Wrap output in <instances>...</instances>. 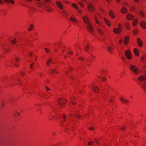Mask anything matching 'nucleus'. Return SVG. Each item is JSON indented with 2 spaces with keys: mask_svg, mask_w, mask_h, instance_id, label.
Wrapping results in <instances>:
<instances>
[{
  "mask_svg": "<svg viewBox=\"0 0 146 146\" xmlns=\"http://www.w3.org/2000/svg\"><path fill=\"white\" fill-rule=\"evenodd\" d=\"M37 6L38 7H41L42 6V3H39L37 4Z\"/></svg>",
  "mask_w": 146,
  "mask_h": 146,
  "instance_id": "nucleus-45",
  "label": "nucleus"
},
{
  "mask_svg": "<svg viewBox=\"0 0 146 146\" xmlns=\"http://www.w3.org/2000/svg\"><path fill=\"white\" fill-rule=\"evenodd\" d=\"M92 143H93V142H89L88 143V145H92Z\"/></svg>",
  "mask_w": 146,
  "mask_h": 146,
  "instance_id": "nucleus-51",
  "label": "nucleus"
},
{
  "mask_svg": "<svg viewBox=\"0 0 146 146\" xmlns=\"http://www.w3.org/2000/svg\"><path fill=\"white\" fill-rule=\"evenodd\" d=\"M94 18L95 23L98 25V26L99 27H101L102 24V22L99 21L96 15H94Z\"/></svg>",
  "mask_w": 146,
  "mask_h": 146,
  "instance_id": "nucleus-4",
  "label": "nucleus"
},
{
  "mask_svg": "<svg viewBox=\"0 0 146 146\" xmlns=\"http://www.w3.org/2000/svg\"><path fill=\"white\" fill-rule=\"evenodd\" d=\"M45 50L47 53H48V52H50L49 50L47 48H45Z\"/></svg>",
  "mask_w": 146,
  "mask_h": 146,
  "instance_id": "nucleus-46",
  "label": "nucleus"
},
{
  "mask_svg": "<svg viewBox=\"0 0 146 146\" xmlns=\"http://www.w3.org/2000/svg\"><path fill=\"white\" fill-rule=\"evenodd\" d=\"M122 42V39H120L119 40V44H121Z\"/></svg>",
  "mask_w": 146,
  "mask_h": 146,
  "instance_id": "nucleus-57",
  "label": "nucleus"
},
{
  "mask_svg": "<svg viewBox=\"0 0 146 146\" xmlns=\"http://www.w3.org/2000/svg\"><path fill=\"white\" fill-rule=\"evenodd\" d=\"M70 19L71 21L74 23H77V20L74 18L70 17Z\"/></svg>",
  "mask_w": 146,
  "mask_h": 146,
  "instance_id": "nucleus-23",
  "label": "nucleus"
},
{
  "mask_svg": "<svg viewBox=\"0 0 146 146\" xmlns=\"http://www.w3.org/2000/svg\"><path fill=\"white\" fill-rule=\"evenodd\" d=\"M10 3L12 4H14L15 3L14 1L13 0H9V1L7 3Z\"/></svg>",
  "mask_w": 146,
  "mask_h": 146,
  "instance_id": "nucleus-38",
  "label": "nucleus"
},
{
  "mask_svg": "<svg viewBox=\"0 0 146 146\" xmlns=\"http://www.w3.org/2000/svg\"><path fill=\"white\" fill-rule=\"evenodd\" d=\"M139 14L142 17H143L144 16V13L142 11H140Z\"/></svg>",
  "mask_w": 146,
  "mask_h": 146,
  "instance_id": "nucleus-41",
  "label": "nucleus"
},
{
  "mask_svg": "<svg viewBox=\"0 0 146 146\" xmlns=\"http://www.w3.org/2000/svg\"><path fill=\"white\" fill-rule=\"evenodd\" d=\"M92 90L96 94L100 92L98 87L95 86H94L92 88Z\"/></svg>",
  "mask_w": 146,
  "mask_h": 146,
  "instance_id": "nucleus-15",
  "label": "nucleus"
},
{
  "mask_svg": "<svg viewBox=\"0 0 146 146\" xmlns=\"http://www.w3.org/2000/svg\"><path fill=\"white\" fill-rule=\"evenodd\" d=\"M3 3V2L2 0H0V4H2Z\"/></svg>",
  "mask_w": 146,
  "mask_h": 146,
  "instance_id": "nucleus-62",
  "label": "nucleus"
},
{
  "mask_svg": "<svg viewBox=\"0 0 146 146\" xmlns=\"http://www.w3.org/2000/svg\"><path fill=\"white\" fill-rule=\"evenodd\" d=\"M87 9L88 11L92 13L94 12L95 10V9L93 5L90 3H88Z\"/></svg>",
  "mask_w": 146,
  "mask_h": 146,
  "instance_id": "nucleus-1",
  "label": "nucleus"
},
{
  "mask_svg": "<svg viewBox=\"0 0 146 146\" xmlns=\"http://www.w3.org/2000/svg\"><path fill=\"white\" fill-rule=\"evenodd\" d=\"M44 7L45 8H48L50 7V5L46 3H44Z\"/></svg>",
  "mask_w": 146,
  "mask_h": 146,
  "instance_id": "nucleus-29",
  "label": "nucleus"
},
{
  "mask_svg": "<svg viewBox=\"0 0 146 146\" xmlns=\"http://www.w3.org/2000/svg\"><path fill=\"white\" fill-rule=\"evenodd\" d=\"M121 12L122 13L125 14L127 12V10L125 7H123L121 10Z\"/></svg>",
  "mask_w": 146,
  "mask_h": 146,
  "instance_id": "nucleus-20",
  "label": "nucleus"
},
{
  "mask_svg": "<svg viewBox=\"0 0 146 146\" xmlns=\"http://www.w3.org/2000/svg\"><path fill=\"white\" fill-rule=\"evenodd\" d=\"M56 5L58 7L60 10H62V11L64 13L66 14L65 12L63 10L64 8V7L62 3L60 1H56Z\"/></svg>",
  "mask_w": 146,
  "mask_h": 146,
  "instance_id": "nucleus-3",
  "label": "nucleus"
},
{
  "mask_svg": "<svg viewBox=\"0 0 146 146\" xmlns=\"http://www.w3.org/2000/svg\"><path fill=\"white\" fill-rule=\"evenodd\" d=\"M142 88L145 91H146V83H145L144 86L142 87Z\"/></svg>",
  "mask_w": 146,
  "mask_h": 146,
  "instance_id": "nucleus-40",
  "label": "nucleus"
},
{
  "mask_svg": "<svg viewBox=\"0 0 146 146\" xmlns=\"http://www.w3.org/2000/svg\"><path fill=\"white\" fill-rule=\"evenodd\" d=\"M129 37L128 36H126L125 37L124 39V42L125 45H127L129 42Z\"/></svg>",
  "mask_w": 146,
  "mask_h": 146,
  "instance_id": "nucleus-18",
  "label": "nucleus"
},
{
  "mask_svg": "<svg viewBox=\"0 0 146 146\" xmlns=\"http://www.w3.org/2000/svg\"><path fill=\"white\" fill-rule=\"evenodd\" d=\"M42 72H40L39 73V76L40 77L42 76Z\"/></svg>",
  "mask_w": 146,
  "mask_h": 146,
  "instance_id": "nucleus-61",
  "label": "nucleus"
},
{
  "mask_svg": "<svg viewBox=\"0 0 146 146\" xmlns=\"http://www.w3.org/2000/svg\"><path fill=\"white\" fill-rule=\"evenodd\" d=\"M82 19L85 23L88 24L90 23V20L88 16H84L82 17Z\"/></svg>",
  "mask_w": 146,
  "mask_h": 146,
  "instance_id": "nucleus-5",
  "label": "nucleus"
},
{
  "mask_svg": "<svg viewBox=\"0 0 146 146\" xmlns=\"http://www.w3.org/2000/svg\"><path fill=\"white\" fill-rule=\"evenodd\" d=\"M125 25L127 29H130V24L128 23H125Z\"/></svg>",
  "mask_w": 146,
  "mask_h": 146,
  "instance_id": "nucleus-26",
  "label": "nucleus"
},
{
  "mask_svg": "<svg viewBox=\"0 0 146 146\" xmlns=\"http://www.w3.org/2000/svg\"><path fill=\"white\" fill-rule=\"evenodd\" d=\"M33 25L32 24H31L29 27L28 28V30L29 31H30L32 30L33 29Z\"/></svg>",
  "mask_w": 146,
  "mask_h": 146,
  "instance_id": "nucleus-32",
  "label": "nucleus"
},
{
  "mask_svg": "<svg viewBox=\"0 0 146 146\" xmlns=\"http://www.w3.org/2000/svg\"><path fill=\"white\" fill-rule=\"evenodd\" d=\"M126 126H122L121 128V129L122 130H123L125 129Z\"/></svg>",
  "mask_w": 146,
  "mask_h": 146,
  "instance_id": "nucleus-44",
  "label": "nucleus"
},
{
  "mask_svg": "<svg viewBox=\"0 0 146 146\" xmlns=\"http://www.w3.org/2000/svg\"><path fill=\"white\" fill-rule=\"evenodd\" d=\"M46 88L47 91H48L50 90V89H49L47 86H46Z\"/></svg>",
  "mask_w": 146,
  "mask_h": 146,
  "instance_id": "nucleus-58",
  "label": "nucleus"
},
{
  "mask_svg": "<svg viewBox=\"0 0 146 146\" xmlns=\"http://www.w3.org/2000/svg\"><path fill=\"white\" fill-rule=\"evenodd\" d=\"M137 40L138 46L140 47H142L143 46V42L140 38H137Z\"/></svg>",
  "mask_w": 146,
  "mask_h": 146,
  "instance_id": "nucleus-16",
  "label": "nucleus"
},
{
  "mask_svg": "<svg viewBox=\"0 0 146 146\" xmlns=\"http://www.w3.org/2000/svg\"><path fill=\"white\" fill-rule=\"evenodd\" d=\"M34 64V63L33 62L30 65V68L31 69H32L33 68V66Z\"/></svg>",
  "mask_w": 146,
  "mask_h": 146,
  "instance_id": "nucleus-35",
  "label": "nucleus"
},
{
  "mask_svg": "<svg viewBox=\"0 0 146 146\" xmlns=\"http://www.w3.org/2000/svg\"><path fill=\"white\" fill-rule=\"evenodd\" d=\"M50 72L52 74H54L55 73H57L56 69H52L51 70Z\"/></svg>",
  "mask_w": 146,
  "mask_h": 146,
  "instance_id": "nucleus-30",
  "label": "nucleus"
},
{
  "mask_svg": "<svg viewBox=\"0 0 146 146\" xmlns=\"http://www.w3.org/2000/svg\"><path fill=\"white\" fill-rule=\"evenodd\" d=\"M94 128L93 127H92L89 128V129L91 130H94Z\"/></svg>",
  "mask_w": 146,
  "mask_h": 146,
  "instance_id": "nucleus-50",
  "label": "nucleus"
},
{
  "mask_svg": "<svg viewBox=\"0 0 146 146\" xmlns=\"http://www.w3.org/2000/svg\"><path fill=\"white\" fill-rule=\"evenodd\" d=\"M17 80H18V82L19 83V84L20 85H21V81H20V80H19V78H18Z\"/></svg>",
  "mask_w": 146,
  "mask_h": 146,
  "instance_id": "nucleus-48",
  "label": "nucleus"
},
{
  "mask_svg": "<svg viewBox=\"0 0 146 146\" xmlns=\"http://www.w3.org/2000/svg\"><path fill=\"white\" fill-rule=\"evenodd\" d=\"M52 61V59L51 58H49L46 62V65L47 66H48Z\"/></svg>",
  "mask_w": 146,
  "mask_h": 146,
  "instance_id": "nucleus-24",
  "label": "nucleus"
},
{
  "mask_svg": "<svg viewBox=\"0 0 146 146\" xmlns=\"http://www.w3.org/2000/svg\"><path fill=\"white\" fill-rule=\"evenodd\" d=\"M87 28L89 31L91 33H92L93 32V28L92 24L90 23L88 24Z\"/></svg>",
  "mask_w": 146,
  "mask_h": 146,
  "instance_id": "nucleus-7",
  "label": "nucleus"
},
{
  "mask_svg": "<svg viewBox=\"0 0 146 146\" xmlns=\"http://www.w3.org/2000/svg\"><path fill=\"white\" fill-rule=\"evenodd\" d=\"M125 54L126 57L129 59H131L132 58L131 54L130 51L128 50L125 51Z\"/></svg>",
  "mask_w": 146,
  "mask_h": 146,
  "instance_id": "nucleus-10",
  "label": "nucleus"
},
{
  "mask_svg": "<svg viewBox=\"0 0 146 146\" xmlns=\"http://www.w3.org/2000/svg\"><path fill=\"white\" fill-rule=\"evenodd\" d=\"M68 53L70 55H72L73 54V52L72 51H68Z\"/></svg>",
  "mask_w": 146,
  "mask_h": 146,
  "instance_id": "nucleus-49",
  "label": "nucleus"
},
{
  "mask_svg": "<svg viewBox=\"0 0 146 146\" xmlns=\"http://www.w3.org/2000/svg\"><path fill=\"white\" fill-rule=\"evenodd\" d=\"M82 10H79V13H82Z\"/></svg>",
  "mask_w": 146,
  "mask_h": 146,
  "instance_id": "nucleus-64",
  "label": "nucleus"
},
{
  "mask_svg": "<svg viewBox=\"0 0 146 146\" xmlns=\"http://www.w3.org/2000/svg\"><path fill=\"white\" fill-rule=\"evenodd\" d=\"M76 117L77 118H81V117L80 115H76Z\"/></svg>",
  "mask_w": 146,
  "mask_h": 146,
  "instance_id": "nucleus-55",
  "label": "nucleus"
},
{
  "mask_svg": "<svg viewBox=\"0 0 146 146\" xmlns=\"http://www.w3.org/2000/svg\"><path fill=\"white\" fill-rule=\"evenodd\" d=\"M121 24L120 23H119L118 25V28H121Z\"/></svg>",
  "mask_w": 146,
  "mask_h": 146,
  "instance_id": "nucleus-60",
  "label": "nucleus"
},
{
  "mask_svg": "<svg viewBox=\"0 0 146 146\" xmlns=\"http://www.w3.org/2000/svg\"><path fill=\"white\" fill-rule=\"evenodd\" d=\"M138 32V29H135L133 31V34L134 35L137 34Z\"/></svg>",
  "mask_w": 146,
  "mask_h": 146,
  "instance_id": "nucleus-28",
  "label": "nucleus"
},
{
  "mask_svg": "<svg viewBox=\"0 0 146 146\" xmlns=\"http://www.w3.org/2000/svg\"><path fill=\"white\" fill-rule=\"evenodd\" d=\"M97 29V31L100 35H104V31L101 28H100L99 27H98Z\"/></svg>",
  "mask_w": 146,
  "mask_h": 146,
  "instance_id": "nucleus-17",
  "label": "nucleus"
},
{
  "mask_svg": "<svg viewBox=\"0 0 146 146\" xmlns=\"http://www.w3.org/2000/svg\"><path fill=\"white\" fill-rule=\"evenodd\" d=\"M76 98L74 97H72L70 98V101L71 104L74 105L76 104Z\"/></svg>",
  "mask_w": 146,
  "mask_h": 146,
  "instance_id": "nucleus-14",
  "label": "nucleus"
},
{
  "mask_svg": "<svg viewBox=\"0 0 146 146\" xmlns=\"http://www.w3.org/2000/svg\"><path fill=\"white\" fill-rule=\"evenodd\" d=\"M113 31L115 34H119L121 33V28H115L113 29Z\"/></svg>",
  "mask_w": 146,
  "mask_h": 146,
  "instance_id": "nucleus-9",
  "label": "nucleus"
},
{
  "mask_svg": "<svg viewBox=\"0 0 146 146\" xmlns=\"http://www.w3.org/2000/svg\"><path fill=\"white\" fill-rule=\"evenodd\" d=\"M69 116L73 118L76 116V115L71 113L69 114Z\"/></svg>",
  "mask_w": 146,
  "mask_h": 146,
  "instance_id": "nucleus-33",
  "label": "nucleus"
},
{
  "mask_svg": "<svg viewBox=\"0 0 146 146\" xmlns=\"http://www.w3.org/2000/svg\"><path fill=\"white\" fill-rule=\"evenodd\" d=\"M65 74L66 75H68V74H69V72H68V70H66V71H65Z\"/></svg>",
  "mask_w": 146,
  "mask_h": 146,
  "instance_id": "nucleus-53",
  "label": "nucleus"
},
{
  "mask_svg": "<svg viewBox=\"0 0 146 146\" xmlns=\"http://www.w3.org/2000/svg\"><path fill=\"white\" fill-rule=\"evenodd\" d=\"M63 116L62 118H63V119H64L63 121H65V119L66 117V115H65L64 114H63Z\"/></svg>",
  "mask_w": 146,
  "mask_h": 146,
  "instance_id": "nucleus-43",
  "label": "nucleus"
},
{
  "mask_svg": "<svg viewBox=\"0 0 146 146\" xmlns=\"http://www.w3.org/2000/svg\"><path fill=\"white\" fill-rule=\"evenodd\" d=\"M69 70L70 71H72L73 70V69L72 67H70L69 68Z\"/></svg>",
  "mask_w": 146,
  "mask_h": 146,
  "instance_id": "nucleus-54",
  "label": "nucleus"
},
{
  "mask_svg": "<svg viewBox=\"0 0 146 146\" xmlns=\"http://www.w3.org/2000/svg\"><path fill=\"white\" fill-rule=\"evenodd\" d=\"M15 61L16 62H18L19 61V59L18 58H15Z\"/></svg>",
  "mask_w": 146,
  "mask_h": 146,
  "instance_id": "nucleus-47",
  "label": "nucleus"
},
{
  "mask_svg": "<svg viewBox=\"0 0 146 146\" xmlns=\"http://www.w3.org/2000/svg\"><path fill=\"white\" fill-rule=\"evenodd\" d=\"M139 24L141 27L143 29H146V22L144 21H141L140 23Z\"/></svg>",
  "mask_w": 146,
  "mask_h": 146,
  "instance_id": "nucleus-12",
  "label": "nucleus"
},
{
  "mask_svg": "<svg viewBox=\"0 0 146 146\" xmlns=\"http://www.w3.org/2000/svg\"><path fill=\"white\" fill-rule=\"evenodd\" d=\"M95 141L96 142V143L97 144H98L99 143L98 141H97V139H95Z\"/></svg>",
  "mask_w": 146,
  "mask_h": 146,
  "instance_id": "nucleus-59",
  "label": "nucleus"
},
{
  "mask_svg": "<svg viewBox=\"0 0 146 146\" xmlns=\"http://www.w3.org/2000/svg\"><path fill=\"white\" fill-rule=\"evenodd\" d=\"M120 99L123 103H127L128 102V101L127 100H125L122 98H120Z\"/></svg>",
  "mask_w": 146,
  "mask_h": 146,
  "instance_id": "nucleus-25",
  "label": "nucleus"
},
{
  "mask_svg": "<svg viewBox=\"0 0 146 146\" xmlns=\"http://www.w3.org/2000/svg\"><path fill=\"white\" fill-rule=\"evenodd\" d=\"M130 69L134 74H137L139 73V71L138 68L136 66L134 65H131L130 67Z\"/></svg>",
  "mask_w": 146,
  "mask_h": 146,
  "instance_id": "nucleus-2",
  "label": "nucleus"
},
{
  "mask_svg": "<svg viewBox=\"0 0 146 146\" xmlns=\"http://www.w3.org/2000/svg\"><path fill=\"white\" fill-rule=\"evenodd\" d=\"M109 15L110 17L114 19L115 18V15L113 11L111 10L109 12Z\"/></svg>",
  "mask_w": 146,
  "mask_h": 146,
  "instance_id": "nucleus-19",
  "label": "nucleus"
},
{
  "mask_svg": "<svg viewBox=\"0 0 146 146\" xmlns=\"http://www.w3.org/2000/svg\"><path fill=\"white\" fill-rule=\"evenodd\" d=\"M138 79L139 81L141 82L146 81V75L145 76H140L138 77Z\"/></svg>",
  "mask_w": 146,
  "mask_h": 146,
  "instance_id": "nucleus-13",
  "label": "nucleus"
},
{
  "mask_svg": "<svg viewBox=\"0 0 146 146\" xmlns=\"http://www.w3.org/2000/svg\"><path fill=\"white\" fill-rule=\"evenodd\" d=\"M16 42V38H14L13 40L11 41V43L12 44H15Z\"/></svg>",
  "mask_w": 146,
  "mask_h": 146,
  "instance_id": "nucleus-39",
  "label": "nucleus"
},
{
  "mask_svg": "<svg viewBox=\"0 0 146 146\" xmlns=\"http://www.w3.org/2000/svg\"><path fill=\"white\" fill-rule=\"evenodd\" d=\"M25 73L24 72H22L21 73V75L22 76H24L25 75Z\"/></svg>",
  "mask_w": 146,
  "mask_h": 146,
  "instance_id": "nucleus-56",
  "label": "nucleus"
},
{
  "mask_svg": "<svg viewBox=\"0 0 146 146\" xmlns=\"http://www.w3.org/2000/svg\"><path fill=\"white\" fill-rule=\"evenodd\" d=\"M138 23V21L137 19H135L132 23V25L134 26H136Z\"/></svg>",
  "mask_w": 146,
  "mask_h": 146,
  "instance_id": "nucleus-22",
  "label": "nucleus"
},
{
  "mask_svg": "<svg viewBox=\"0 0 146 146\" xmlns=\"http://www.w3.org/2000/svg\"><path fill=\"white\" fill-rule=\"evenodd\" d=\"M51 11L52 10L50 9H48L46 10V11L49 12H51Z\"/></svg>",
  "mask_w": 146,
  "mask_h": 146,
  "instance_id": "nucleus-52",
  "label": "nucleus"
},
{
  "mask_svg": "<svg viewBox=\"0 0 146 146\" xmlns=\"http://www.w3.org/2000/svg\"><path fill=\"white\" fill-rule=\"evenodd\" d=\"M127 19L129 20H132L134 18V16L131 13H129L126 15Z\"/></svg>",
  "mask_w": 146,
  "mask_h": 146,
  "instance_id": "nucleus-8",
  "label": "nucleus"
},
{
  "mask_svg": "<svg viewBox=\"0 0 146 146\" xmlns=\"http://www.w3.org/2000/svg\"><path fill=\"white\" fill-rule=\"evenodd\" d=\"M78 4L82 7L83 8L84 7V5L81 2H78Z\"/></svg>",
  "mask_w": 146,
  "mask_h": 146,
  "instance_id": "nucleus-31",
  "label": "nucleus"
},
{
  "mask_svg": "<svg viewBox=\"0 0 146 146\" xmlns=\"http://www.w3.org/2000/svg\"><path fill=\"white\" fill-rule=\"evenodd\" d=\"M106 1L108 3H110L111 1V0H106Z\"/></svg>",
  "mask_w": 146,
  "mask_h": 146,
  "instance_id": "nucleus-63",
  "label": "nucleus"
},
{
  "mask_svg": "<svg viewBox=\"0 0 146 146\" xmlns=\"http://www.w3.org/2000/svg\"><path fill=\"white\" fill-rule=\"evenodd\" d=\"M58 104H60L61 105L65 104L66 102V100L64 98H62L58 100Z\"/></svg>",
  "mask_w": 146,
  "mask_h": 146,
  "instance_id": "nucleus-6",
  "label": "nucleus"
},
{
  "mask_svg": "<svg viewBox=\"0 0 146 146\" xmlns=\"http://www.w3.org/2000/svg\"><path fill=\"white\" fill-rule=\"evenodd\" d=\"M123 5L124 7H128L129 6V5L127 3L125 2L123 3Z\"/></svg>",
  "mask_w": 146,
  "mask_h": 146,
  "instance_id": "nucleus-37",
  "label": "nucleus"
},
{
  "mask_svg": "<svg viewBox=\"0 0 146 146\" xmlns=\"http://www.w3.org/2000/svg\"><path fill=\"white\" fill-rule=\"evenodd\" d=\"M72 6L74 7L76 9H77L78 7L76 4L75 3H72Z\"/></svg>",
  "mask_w": 146,
  "mask_h": 146,
  "instance_id": "nucleus-34",
  "label": "nucleus"
},
{
  "mask_svg": "<svg viewBox=\"0 0 146 146\" xmlns=\"http://www.w3.org/2000/svg\"><path fill=\"white\" fill-rule=\"evenodd\" d=\"M112 48L111 47H109L108 48V50L110 52H111L112 51Z\"/></svg>",
  "mask_w": 146,
  "mask_h": 146,
  "instance_id": "nucleus-42",
  "label": "nucleus"
},
{
  "mask_svg": "<svg viewBox=\"0 0 146 146\" xmlns=\"http://www.w3.org/2000/svg\"><path fill=\"white\" fill-rule=\"evenodd\" d=\"M103 19L106 25L110 27L111 26V23L108 19L106 18L105 17H104Z\"/></svg>",
  "mask_w": 146,
  "mask_h": 146,
  "instance_id": "nucleus-11",
  "label": "nucleus"
},
{
  "mask_svg": "<svg viewBox=\"0 0 146 146\" xmlns=\"http://www.w3.org/2000/svg\"><path fill=\"white\" fill-rule=\"evenodd\" d=\"M90 49V46L88 45H87L86 46L85 48V50L86 51H88Z\"/></svg>",
  "mask_w": 146,
  "mask_h": 146,
  "instance_id": "nucleus-36",
  "label": "nucleus"
},
{
  "mask_svg": "<svg viewBox=\"0 0 146 146\" xmlns=\"http://www.w3.org/2000/svg\"><path fill=\"white\" fill-rule=\"evenodd\" d=\"M134 52L136 56H139V52L137 49L136 48H135L134 50Z\"/></svg>",
  "mask_w": 146,
  "mask_h": 146,
  "instance_id": "nucleus-21",
  "label": "nucleus"
},
{
  "mask_svg": "<svg viewBox=\"0 0 146 146\" xmlns=\"http://www.w3.org/2000/svg\"><path fill=\"white\" fill-rule=\"evenodd\" d=\"M14 116L16 117H18L20 116V113L17 112H15L14 113Z\"/></svg>",
  "mask_w": 146,
  "mask_h": 146,
  "instance_id": "nucleus-27",
  "label": "nucleus"
}]
</instances>
